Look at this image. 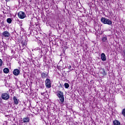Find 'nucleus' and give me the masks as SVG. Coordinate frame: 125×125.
I'll return each mask as SVG.
<instances>
[{
    "label": "nucleus",
    "mask_w": 125,
    "mask_h": 125,
    "mask_svg": "<svg viewBox=\"0 0 125 125\" xmlns=\"http://www.w3.org/2000/svg\"><path fill=\"white\" fill-rule=\"evenodd\" d=\"M11 52L12 54H13V53H14V50L13 49V48H12L11 49Z\"/></svg>",
    "instance_id": "21"
},
{
    "label": "nucleus",
    "mask_w": 125,
    "mask_h": 125,
    "mask_svg": "<svg viewBox=\"0 0 125 125\" xmlns=\"http://www.w3.org/2000/svg\"><path fill=\"white\" fill-rule=\"evenodd\" d=\"M104 73H105V70H104Z\"/></svg>",
    "instance_id": "24"
},
{
    "label": "nucleus",
    "mask_w": 125,
    "mask_h": 125,
    "mask_svg": "<svg viewBox=\"0 0 125 125\" xmlns=\"http://www.w3.org/2000/svg\"><path fill=\"white\" fill-rule=\"evenodd\" d=\"M14 125H16V124H15Z\"/></svg>",
    "instance_id": "27"
},
{
    "label": "nucleus",
    "mask_w": 125,
    "mask_h": 125,
    "mask_svg": "<svg viewBox=\"0 0 125 125\" xmlns=\"http://www.w3.org/2000/svg\"><path fill=\"white\" fill-rule=\"evenodd\" d=\"M72 68V66H71V65H69V66H68V68L69 69H71Z\"/></svg>",
    "instance_id": "22"
},
{
    "label": "nucleus",
    "mask_w": 125,
    "mask_h": 125,
    "mask_svg": "<svg viewBox=\"0 0 125 125\" xmlns=\"http://www.w3.org/2000/svg\"><path fill=\"white\" fill-rule=\"evenodd\" d=\"M45 85L47 88H50L51 87V81L49 79H46L45 81Z\"/></svg>",
    "instance_id": "4"
},
{
    "label": "nucleus",
    "mask_w": 125,
    "mask_h": 125,
    "mask_svg": "<svg viewBox=\"0 0 125 125\" xmlns=\"http://www.w3.org/2000/svg\"><path fill=\"white\" fill-rule=\"evenodd\" d=\"M3 72L5 73V74H8V73H9V69L7 68H5L3 69Z\"/></svg>",
    "instance_id": "15"
},
{
    "label": "nucleus",
    "mask_w": 125,
    "mask_h": 125,
    "mask_svg": "<svg viewBox=\"0 0 125 125\" xmlns=\"http://www.w3.org/2000/svg\"><path fill=\"white\" fill-rule=\"evenodd\" d=\"M2 35L4 38H9L10 37V34L8 31H4L2 33Z\"/></svg>",
    "instance_id": "8"
},
{
    "label": "nucleus",
    "mask_w": 125,
    "mask_h": 125,
    "mask_svg": "<svg viewBox=\"0 0 125 125\" xmlns=\"http://www.w3.org/2000/svg\"><path fill=\"white\" fill-rule=\"evenodd\" d=\"M23 123H29L30 122V118L29 117L24 118L22 119Z\"/></svg>",
    "instance_id": "12"
},
{
    "label": "nucleus",
    "mask_w": 125,
    "mask_h": 125,
    "mask_svg": "<svg viewBox=\"0 0 125 125\" xmlns=\"http://www.w3.org/2000/svg\"><path fill=\"white\" fill-rule=\"evenodd\" d=\"M1 98L3 100H8V99H9V94L6 93L2 94Z\"/></svg>",
    "instance_id": "5"
},
{
    "label": "nucleus",
    "mask_w": 125,
    "mask_h": 125,
    "mask_svg": "<svg viewBox=\"0 0 125 125\" xmlns=\"http://www.w3.org/2000/svg\"><path fill=\"white\" fill-rule=\"evenodd\" d=\"M1 66H2V61L0 59V67H1Z\"/></svg>",
    "instance_id": "20"
},
{
    "label": "nucleus",
    "mask_w": 125,
    "mask_h": 125,
    "mask_svg": "<svg viewBox=\"0 0 125 125\" xmlns=\"http://www.w3.org/2000/svg\"><path fill=\"white\" fill-rule=\"evenodd\" d=\"M113 123L114 125H121V123H120L118 120H114Z\"/></svg>",
    "instance_id": "14"
},
{
    "label": "nucleus",
    "mask_w": 125,
    "mask_h": 125,
    "mask_svg": "<svg viewBox=\"0 0 125 125\" xmlns=\"http://www.w3.org/2000/svg\"><path fill=\"white\" fill-rule=\"evenodd\" d=\"M14 125H16V124H15Z\"/></svg>",
    "instance_id": "26"
},
{
    "label": "nucleus",
    "mask_w": 125,
    "mask_h": 125,
    "mask_svg": "<svg viewBox=\"0 0 125 125\" xmlns=\"http://www.w3.org/2000/svg\"><path fill=\"white\" fill-rule=\"evenodd\" d=\"M25 108L23 109V111H25Z\"/></svg>",
    "instance_id": "23"
},
{
    "label": "nucleus",
    "mask_w": 125,
    "mask_h": 125,
    "mask_svg": "<svg viewBox=\"0 0 125 125\" xmlns=\"http://www.w3.org/2000/svg\"><path fill=\"white\" fill-rule=\"evenodd\" d=\"M21 44L23 48H25V47H26V45H27V42H26V40H22L21 41Z\"/></svg>",
    "instance_id": "11"
},
{
    "label": "nucleus",
    "mask_w": 125,
    "mask_h": 125,
    "mask_svg": "<svg viewBox=\"0 0 125 125\" xmlns=\"http://www.w3.org/2000/svg\"><path fill=\"white\" fill-rule=\"evenodd\" d=\"M122 115L125 118V108H124L122 111Z\"/></svg>",
    "instance_id": "18"
},
{
    "label": "nucleus",
    "mask_w": 125,
    "mask_h": 125,
    "mask_svg": "<svg viewBox=\"0 0 125 125\" xmlns=\"http://www.w3.org/2000/svg\"><path fill=\"white\" fill-rule=\"evenodd\" d=\"M3 13H5V14H8L9 13V10L8 9L6 8L4 9Z\"/></svg>",
    "instance_id": "16"
},
{
    "label": "nucleus",
    "mask_w": 125,
    "mask_h": 125,
    "mask_svg": "<svg viewBox=\"0 0 125 125\" xmlns=\"http://www.w3.org/2000/svg\"><path fill=\"white\" fill-rule=\"evenodd\" d=\"M13 74L14 76H19V74H20V68L15 69L13 70Z\"/></svg>",
    "instance_id": "6"
},
{
    "label": "nucleus",
    "mask_w": 125,
    "mask_h": 125,
    "mask_svg": "<svg viewBox=\"0 0 125 125\" xmlns=\"http://www.w3.org/2000/svg\"><path fill=\"white\" fill-rule=\"evenodd\" d=\"M64 86L66 88H69V86H70V85L68 83H64Z\"/></svg>",
    "instance_id": "19"
},
{
    "label": "nucleus",
    "mask_w": 125,
    "mask_h": 125,
    "mask_svg": "<svg viewBox=\"0 0 125 125\" xmlns=\"http://www.w3.org/2000/svg\"><path fill=\"white\" fill-rule=\"evenodd\" d=\"M101 21L102 23H103V24H106V25H112L113 24L112 21L109 20V19H107L104 17H102L101 19Z\"/></svg>",
    "instance_id": "2"
},
{
    "label": "nucleus",
    "mask_w": 125,
    "mask_h": 125,
    "mask_svg": "<svg viewBox=\"0 0 125 125\" xmlns=\"http://www.w3.org/2000/svg\"><path fill=\"white\" fill-rule=\"evenodd\" d=\"M101 59L102 61H106V55H105L104 53H103L101 54Z\"/></svg>",
    "instance_id": "10"
},
{
    "label": "nucleus",
    "mask_w": 125,
    "mask_h": 125,
    "mask_svg": "<svg viewBox=\"0 0 125 125\" xmlns=\"http://www.w3.org/2000/svg\"><path fill=\"white\" fill-rule=\"evenodd\" d=\"M57 96L59 98L60 101L62 103H63L64 101H65V99L64 98V94L60 90H58L56 92Z\"/></svg>",
    "instance_id": "1"
},
{
    "label": "nucleus",
    "mask_w": 125,
    "mask_h": 125,
    "mask_svg": "<svg viewBox=\"0 0 125 125\" xmlns=\"http://www.w3.org/2000/svg\"><path fill=\"white\" fill-rule=\"evenodd\" d=\"M106 41H108V38H107V36H104L102 38V42H105Z\"/></svg>",
    "instance_id": "13"
},
{
    "label": "nucleus",
    "mask_w": 125,
    "mask_h": 125,
    "mask_svg": "<svg viewBox=\"0 0 125 125\" xmlns=\"http://www.w3.org/2000/svg\"><path fill=\"white\" fill-rule=\"evenodd\" d=\"M23 77H25V74H23Z\"/></svg>",
    "instance_id": "25"
},
{
    "label": "nucleus",
    "mask_w": 125,
    "mask_h": 125,
    "mask_svg": "<svg viewBox=\"0 0 125 125\" xmlns=\"http://www.w3.org/2000/svg\"><path fill=\"white\" fill-rule=\"evenodd\" d=\"M7 22L9 24H10L11 23V22H12V20H11V19H10V18H8L7 19Z\"/></svg>",
    "instance_id": "17"
},
{
    "label": "nucleus",
    "mask_w": 125,
    "mask_h": 125,
    "mask_svg": "<svg viewBox=\"0 0 125 125\" xmlns=\"http://www.w3.org/2000/svg\"><path fill=\"white\" fill-rule=\"evenodd\" d=\"M18 16L19 18H20V19H24V18H26L27 17V16H26V14H25V12H19L18 14Z\"/></svg>",
    "instance_id": "3"
},
{
    "label": "nucleus",
    "mask_w": 125,
    "mask_h": 125,
    "mask_svg": "<svg viewBox=\"0 0 125 125\" xmlns=\"http://www.w3.org/2000/svg\"><path fill=\"white\" fill-rule=\"evenodd\" d=\"M13 100L15 105H18L19 104V99H17V97L16 96L13 97Z\"/></svg>",
    "instance_id": "7"
},
{
    "label": "nucleus",
    "mask_w": 125,
    "mask_h": 125,
    "mask_svg": "<svg viewBox=\"0 0 125 125\" xmlns=\"http://www.w3.org/2000/svg\"><path fill=\"white\" fill-rule=\"evenodd\" d=\"M41 78H42V79H46L48 78V74H46L44 72H42Z\"/></svg>",
    "instance_id": "9"
}]
</instances>
